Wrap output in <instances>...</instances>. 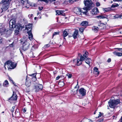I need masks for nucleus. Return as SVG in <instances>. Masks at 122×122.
<instances>
[{"label": "nucleus", "mask_w": 122, "mask_h": 122, "mask_svg": "<svg viewBox=\"0 0 122 122\" xmlns=\"http://www.w3.org/2000/svg\"><path fill=\"white\" fill-rule=\"evenodd\" d=\"M111 61V59L110 58H109L107 60V62H110Z\"/></svg>", "instance_id": "49"}, {"label": "nucleus", "mask_w": 122, "mask_h": 122, "mask_svg": "<svg viewBox=\"0 0 122 122\" xmlns=\"http://www.w3.org/2000/svg\"><path fill=\"white\" fill-rule=\"evenodd\" d=\"M7 34L9 32H10V34H11L12 32V31L10 29L9 30H8L7 31Z\"/></svg>", "instance_id": "47"}, {"label": "nucleus", "mask_w": 122, "mask_h": 122, "mask_svg": "<svg viewBox=\"0 0 122 122\" xmlns=\"http://www.w3.org/2000/svg\"><path fill=\"white\" fill-rule=\"evenodd\" d=\"M77 64L78 66L80 65L81 63V61L79 59H78L77 60Z\"/></svg>", "instance_id": "29"}, {"label": "nucleus", "mask_w": 122, "mask_h": 122, "mask_svg": "<svg viewBox=\"0 0 122 122\" xmlns=\"http://www.w3.org/2000/svg\"><path fill=\"white\" fill-rule=\"evenodd\" d=\"M56 15H64V14L63 13V12L62 11H60L59 10H57L56 11Z\"/></svg>", "instance_id": "19"}, {"label": "nucleus", "mask_w": 122, "mask_h": 122, "mask_svg": "<svg viewBox=\"0 0 122 122\" xmlns=\"http://www.w3.org/2000/svg\"><path fill=\"white\" fill-rule=\"evenodd\" d=\"M35 92H38L41 90L43 88V86L42 85L38 84L35 85Z\"/></svg>", "instance_id": "7"}, {"label": "nucleus", "mask_w": 122, "mask_h": 122, "mask_svg": "<svg viewBox=\"0 0 122 122\" xmlns=\"http://www.w3.org/2000/svg\"><path fill=\"white\" fill-rule=\"evenodd\" d=\"M113 53L114 55H115L117 56H122V52H117L116 51H115L113 52Z\"/></svg>", "instance_id": "20"}, {"label": "nucleus", "mask_w": 122, "mask_h": 122, "mask_svg": "<svg viewBox=\"0 0 122 122\" xmlns=\"http://www.w3.org/2000/svg\"><path fill=\"white\" fill-rule=\"evenodd\" d=\"M3 25H2L1 24H0V29H1L3 27Z\"/></svg>", "instance_id": "50"}, {"label": "nucleus", "mask_w": 122, "mask_h": 122, "mask_svg": "<svg viewBox=\"0 0 122 122\" xmlns=\"http://www.w3.org/2000/svg\"><path fill=\"white\" fill-rule=\"evenodd\" d=\"M20 1L23 5H26L27 6H29L30 4L28 0H19Z\"/></svg>", "instance_id": "14"}, {"label": "nucleus", "mask_w": 122, "mask_h": 122, "mask_svg": "<svg viewBox=\"0 0 122 122\" xmlns=\"http://www.w3.org/2000/svg\"><path fill=\"white\" fill-rule=\"evenodd\" d=\"M36 74H33L31 75V76L32 77L31 79L32 80V81H35L36 80Z\"/></svg>", "instance_id": "23"}, {"label": "nucleus", "mask_w": 122, "mask_h": 122, "mask_svg": "<svg viewBox=\"0 0 122 122\" xmlns=\"http://www.w3.org/2000/svg\"><path fill=\"white\" fill-rule=\"evenodd\" d=\"M84 29V28L83 27H81L80 28L79 30L81 32H83V30Z\"/></svg>", "instance_id": "36"}, {"label": "nucleus", "mask_w": 122, "mask_h": 122, "mask_svg": "<svg viewBox=\"0 0 122 122\" xmlns=\"http://www.w3.org/2000/svg\"><path fill=\"white\" fill-rule=\"evenodd\" d=\"M29 35V39L31 41L32 40L33 36L31 31H28L27 32Z\"/></svg>", "instance_id": "17"}, {"label": "nucleus", "mask_w": 122, "mask_h": 122, "mask_svg": "<svg viewBox=\"0 0 122 122\" xmlns=\"http://www.w3.org/2000/svg\"><path fill=\"white\" fill-rule=\"evenodd\" d=\"M120 122H122V116L120 120Z\"/></svg>", "instance_id": "60"}, {"label": "nucleus", "mask_w": 122, "mask_h": 122, "mask_svg": "<svg viewBox=\"0 0 122 122\" xmlns=\"http://www.w3.org/2000/svg\"><path fill=\"white\" fill-rule=\"evenodd\" d=\"M85 59L84 57H83L81 55L80 56V60L81 61H83Z\"/></svg>", "instance_id": "34"}, {"label": "nucleus", "mask_w": 122, "mask_h": 122, "mask_svg": "<svg viewBox=\"0 0 122 122\" xmlns=\"http://www.w3.org/2000/svg\"><path fill=\"white\" fill-rule=\"evenodd\" d=\"M78 89H74L72 90V92L73 95H75L76 94L77 92Z\"/></svg>", "instance_id": "25"}, {"label": "nucleus", "mask_w": 122, "mask_h": 122, "mask_svg": "<svg viewBox=\"0 0 122 122\" xmlns=\"http://www.w3.org/2000/svg\"><path fill=\"white\" fill-rule=\"evenodd\" d=\"M96 5L97 6H98L100 5V4L99 2H97L96 3Z\"/></svg>", "instance_id": "44"}, {"label": "nucleus", "mask_w": 122, "mask_h": 122, "mask_svg": "<svg viewBox=\"0 0 122 122\" xmlns=\"http://www.w3.org/2000/svg\"><path fill=\"white\" fill-rule=\"evenodd\" d=\"M74 11L76 14H79L81 12H82L80 8H74Z\"/></svg>", "instance_id": "15"}, {"label": "nucleus", "mask_w": 122, "mask_h": 122, "mask_svg": "<svg viewBox=\"0 0 122 122\" xmlns=\"http://www.w3.org/2000/svg\"><path fill=\"white\" fill-rule=\"evenodd\" d=\"M50 45L49 44H47L46 45L44 46V47H45L46 48L50 46Z\"/></svg>", "instance_id": "40"}, {"label": "nucleus", "mask_w": 122, "mask_h": 122, "mask_svg": "<svg viewBox=\"0 0 122 122\" xmlns=\"http://www.w3.org/2000/svg\"><path fill=\"white\" fill-rule=\"evenodd\" d=\"M51 2H53L55 1L56 0H49Z\"/></svg>", "instance_id": "58"}, {"label": "nucleus", "mask_w": 122, "mask_h": 122, "mask_svg": "<svg viewBox=\"0 0 122 122\" xmlns=\"http://www.w3.org/2000/svg\"><path fill=\"white\" fill-rule=\"evenodd\" d=\"M78 34V31L77 30H75L73 33L72 36L74 39H76L77 38V36Z\"/></svg>", "instance_id": "18"}, {"label": "nucleus", "mask_w": 122, "mask_h": 122, "mask_svg": "<svg viewBox=\"0 0 122 122\" xmlns=\"http://www.w3.org/2000/svg\"><path fill=\"white\" fill-rule=\"evenodd\" d=\"M4 66L5 69H6V66L7 67L8 69H11L14 68L16 66L15 65L14 63L10 61H8L5 62Z\"/></svg>", "instance_id": "3"}, {"label": "nucleus", "mask_w": 122, "mask_h": 122, "mask_svg": "<svg viewBox=\"0 0 122 122\" xmlns=\"http://www.w3.org/2000/svg\"><path fill=\"white\" fill-rule=\"evenodd\" d=\"M24 28V26H21V25H19L17 28V29L15 30V35H19L20 31H21V29Z\"/></svg>", "instance_id": "6"}, {"label": "nucleus", "mask_w": 122, "mask_h": 122, "mask_svg": "<svg viewBox=\"0 0 122 122\" xmlns=\"http://www.w3.org/2000/svg\"><path fill=\"white\" fill-rule=\"evenodd\" d=\"M9 79L10 81H11L13 83V84H14V82H13V81L12 80V79L11 77H9Z\"/></svg>", "instance_id": "41"}, {"label": "nucleus", "mask_w": 122, "mask_h": 122, "mask_svg": "<svg viewBox=\"0 0 122 122\" xmlns=\"http://www.w3.org/2000/svg\"><path fill=\"white\" fill-rule=\"evenodd\" d=\"M43 7L41 6L39 7V9L40 10H41L43 9Z\"/></svg>", "instance_id": "42"}, {"label": "nucleus", "mask_w": 122, "mask_h": 122, "mask_svg": "<svg viewBox=\"0 0 122 122\" xmlns=\"http://www.w3.org/2000/svg\"><path fill=\"white\" fill-rule=\"evenodd\" d=\"M11 47H12L13 46V43L11 44H10L9 45Z\"/></svg>", "instance_id": "56"}, {"label": "nucleus", "mask_w": 122, "mask_h": 122, "mask_svg": "<svg viewBox=\"0 0 122 122\" xmlns=\"http://www.w3.org/2000/svg\"><path fill=\"white\" fill-rule=\"evenodd\" d=\"M23 110V112L24 113L26 111V110H25V109H24Z\"/></svg>", "instance_id": "57"}, {"label": "nucleus", "mask_w": 122, "mask_h": 122, "mask_svg": "<svg viewBox=\"0 0 122 122\" xmlns=\"http://www.w3.org/2000/svg\"><path fill=\"white\" fill-rule=\"evenodd\" d=\"M77 84L76 85V86L75 87L74 89H76V87H77V86H78V87H79V86H78V82H77Z\"/></svg>", "instance_id": "52"}, {"label": "nucleus", "mask_w": 122, "mask_h": 122, "mask_svg": "<svg viewBox=\"0 0 122 122\" xmlns=\"http://www.w3.org/2000/svg\"><path fill=\"white\" fill-rule=\"evenodd\" d=\"M113 119H114V117H115V116H113Z\"/></svg>", "instance_id": "64"}, {"label": "nucleus", "mask_w": 122, "mask_h": 122, "mask_svg": "<svg viewBox=\"0 0 122 122\" xmlns=\"http://www.w3.org/2000/svg\"><path fill=\"white\" fill-rule=\"evenodd\" d=\"M121 1L122 0H113L114 1Z\"/></svg>", "instance_id": "54"}, {"label": "nucleus", "mask_w": 122, "mask_h": 122, "mask_svg": "<svg viewBox=\"0 0 122 122\" xmlns=\"http://www.w3.org/2000/svg\"><path fill=\"white\" fill-rule=\"evenodd\" d=\"M59 32H55L53 33V37L54 36L59 34Z\"/></svg>", "instance_id": "38"}, {"label": "nucleus", "mask_w": 122, "mask_h": 122, "mask_svg": "<svg viewBox=\"0 0 122 122\" xmlns=\"http://www.w3.org/2000/svg\"><path fill=\"white\" fill-rule=\"evenodd\" d=\"M79 92L82 96L83 97L86 95V90L83 88H82L79 90Z\"/></svg>", "instance_id": "11"}, {"label": "nucleus", "mask_w": 122, "mask_h": 122, "mask_svg": "<svg viewBox=\"0 0 122 122\" xmlns=\"http://www.w3.org/2000/svg\"><path fill=\"white\" fill-rule=\"evenodd\" d=\"M103 25L102 23H100L98 25L99 27L96 26H93L92 28V29L95 32H97L99 29H102V26Z\"/></svg>", "instance_id": "8"}, {"label": "nucleus", "mask_w": 122, "mask_h": 122, "mask_svg": "<svg viewBox=\"0 0 122 122\" xmlns=\"http://www.w3.org/2000/svg\"><path fill=\"white\" fill-rule=\"evenodd\" d=\"M88 24V22L87 21H83L81 24V26H85L87 25Z\"/></svg>", "instance_id": "22"}, {"label": "nucleus", "mask_w": 122, "mask_h": 122, "mask_svg": "<svg viewBox=\"0 0 122 122\" xmlns=\"http://www.w3.org/2000/svg\"><path fill=\"white\" fill-rule=\"evenodd\" d=\"M88 55V52L87 51H86L85 53L83 55V57L85 58L88 56L87 55Z\"/></svg>", "instance_id": "32"}, {"label": "nucleus", "mask_w": 122, "mask_h": 122, "mask_svg": "<svg viewBox=\"0 0 122 122\" xmlns=\"http://www.w3.org/2000/svg\"><path fill=\"white\" fill-rule=\"evenodd\" d=\"M66 75H67L68 76V78H71L72 77V75L71 74H67Z\"/></svg>", "instance_id": "39"}, {"label": "nucleus", "mask_w": 122, "mask_h": 122, "mask_svg": "<svg viewBox=\"0 0 122 122\" xmlns=\"http://www.w3.org/2000/svg\"><path fill=\"white\" fill-rule=\"evenodd\" d=\"M43 1H44V2H45L46 3H48V0H43Z\"/></svg>", "instance_id": "51"}, {"label": "nucleus", "mask_w": 122, "mask_h": 122, "mask_svg": "<svg viewBox=\"0 0 122 122\" xmlns=\"http://www.w3.org/2000/svg\"><path fill=\"white\" fill-rule=\"evenodd\" d=\"M120 33L121 34H122V31H120Z\"/></svg>", "instance_id": "63"}, {"label": "nucleus", "mask_w": 122, "mask_h": 122, "mask_svg": "<svg viewBox=\"0 0 122 122\" xmlns=\"http://www.w3.org/2000/svg\"><path fill=\"white\" fill-rule=\"evenodd\" d=\"M103 114V113H101V112H100L99 113V116H98L97 117H96V118H99L100 117H101L102 115Z\"/></svg>", "instance_id": "37"}, {"label": "nucleus", "mask_w": 122, "mask_h": 122, "mask_svg": "<svg viewBox=\"0 0 122 122\" xmlns=\"http://www.w3.org/2000/svg\"><path fill=\"white\" fill-rule=\"evenodd\" d=\"M84 119L81 122H84Z\"/></svg>", "instance_id": "61"}, {"label": "nucleus", "mask_w": 122, "mask_h": 122, "mask_svg": "<svg viewBox=\"0 0 122 122\" xmlns=\"http://www.w3.org/2000/svg\"><path fill=\"white\" fill-rule=\"evenodd\" d=\"M17 95L16 93L14 92H13V94L12 96L8 100H9L15 101L17 100Z\"/></svg>", "instance_id": "10"}, {"label": "nucleus", "mask_w": 122, "mask_h": 122, "mask_svg": "<svg viewBox=\"0 0 122 122\" xmlns=\"http://www.w3.org/2000/svg\"><path fill=\"white\" fill-rule=\"evenodd\" d=\"M99 13V11L97 8H94L91 11L92 14L94 15H96L97 14Z\"/></svg>", "instance_id": "13"}, {"label": "nucleus", "mask_w": 122, "mask_h": 122, "mask_svg": "<svg viewBox=\"0 0 122 122\" xmlns=\"http://www.w3.org/2000/svg\"><path fill=\"white\" fill-rule=\"evenodd\" d=\"M57 72V71H55L54 72V74H56Z\"/></svg>", "instance_id": "59"}, {"label": "nucleus", "mask_w": 122, "mask_h": 122, "mask_svg": "<svg viewBox=\"0 0 122 122\" xmlns=\"http://www.w3.org/2000/svg\"><path fill=\"white\" fill-rule=\"evenodd\" d=\"M84 122H92L91 120H90L86 118H84Z\"/></svg>", "instance_id": "27"}, {"label": "nucleus", "mask_w": 122, "mask_h": 122, "mask_svg": "<svg viewBox=\"0 0 122 122\" xmlns=\"http://www.w3.org/2000/svg\"><path fill=\"white\" fill-rule=\"evenodd\" d=\"M97 17L98 18H106V17L102 15H100L97 16Z\"/></svg>", "instance_id": "33"}, {"label": "nucleus", "mask_w": 122, "mask_h": 122, "mask_svg": "<svg viewBox=\"0 0 122 122\" xmlns=\"http://www.w3.org/2000/svg\"><path fill=\"white\" fill-rule=\"evenodd\" d=\"M32 25V24H28L26 26L25 29L27 30L28 31H31V32Z\"/></svg>", "instance_id": "12"}, {"label": "nucleus", "mask_w": 122, "mask_h": 122, "mask_svg": "<svg viewBox=\"0 0 122 122\" xmlns=\"http://www.w3.org/2000/svg\"><path fill=\"white\" fill-rule=\"evenodd\" d=\"M18 111H19V110L18 109H16V111L15 112V114H16V112H17V113H18V114H19V113L18 112Z\"/></svg>", "instance_id": "55"}, {"label": "nucleus", "mask_w": 122, "mask_h": 122, "mask_svg": "<svg viewBox=\"0 0 122 122\" xmlns=\"http://www.w3.org/2000/svg\"><path fill=\"white\" fill-rule=\"evenodd\" d=\"M110 8H108L107 9H106V8L105 9V10L106 11H108V10H110Z\"/></svg>", "instance_id": "45"}, {"label": "nucleus", "mask_w": 122, "mask_h": 122, "mask_svg": "<svg viewBox=\"0 0 122 122\" xmlns=\"http://www.w3.org/2000/svg\"><path fill=\"white\" fill-rule=\"evenodd\" d=\"M84 2L85 7L83 8L85 10H89L91 9L92 7L93 4L92 0H84Z\"/></svg>", "instance_id": "1"}, {"label": "nucleus", "mask_w": 122, "mask_h": 122, "mask_svg": "<svg viewBox=\"0 0 122 122\" xmlns=\"http://www.w3.org/2000/svg\"><path fill=\"white\" fill-rule=\"evenodd\" d=\"M27 76H26V81L25 82V84L26 86L27 87H29L31 85V81L30 80H29L27 81Z\"/></svg>", "instance_id": "16"}, {"label": "nucleus", "mask_w": 122, "mask_h": 122, "mask_svg": "<svg viewBox=\"0 0 122 122\" xmlns=\"http://www.w3.org/2000/svg\"><path fill=\"white\" fill-rule=\"evenodd\" d=\"M78 1V0H69V2L72 4L74 2L76 1Z\"/></svg>", "instance_id": "35"}, {"label": "nucleus", "mask_w": 122, "mask_h": 122, "mask_svg": "<svg viewBox=\"0 0 122 122\" xmlns=\"http://www.w3.org/2000/svg\"><path fill=\"white\" fill-rule=\"evenodd\" d=\"M120 102L119 99L116 100H110L108 102L109 107L112 108H114L116 106L120 103Z\"/></svg>", "instance_id": "4"}, {"label": "nucleus", "mask_w": 122, "mask_h": 122, "mask_svg": "<svg viewBox=\"0 0 122 122\" xmlns=\"http://www.w3.org/2000/svg\"><path fill=\"white\" fill-rule=\"evenodd\" d=\"M15 106H13L12 107V108L13 109V110H11V111L13 113V112H14V110L15 108Z\"/></svg>", "instance_id": "43"}, {"label": "nucleus", "mask_w": 122, "mask_h": 122, "mask_svg": "<svg viewBox=\"0 0 122 122\" xmlns=\"http://www.w3.org/2000/svg\"><path fill=\"white\" fill-rule=\"evenodd\" d=\"M61 76H57L56 78V80H58L60 78V77H61Z\"/></svg>", "instance_id": "48"}, {"label": "nucleus", "mask_w": 122, "mask_h": 122, "mask_svg": "<svg viewBox=\"0 0 122 122\" xmlns=\"http://www.w3.org/2000/svg\"><path fill=\"white\" fill-rule=\"evenodd\" d=\"M88 10H86V11H84V12H82L83 13V14H86L87 12V11Z\"/></svg>", "instance_id": "46"}, {"label": "nucleus", "mask_w": 122, "mask_h": 122, "mask_svg": "<svg viewBox=\"0 0 122 122\" xmlns=\"http://www.w3.org/2000/svg\"><path fill=\"white\" fill-rule=\"evenodd\" d=\"M23 38L21 39V42H23L22 45L23 49L24 51H25L28 50L29 48L30 45V43L29 42L26 41H25L23 40Z\"/></svg>", "instance_id": "5"}, {"label": "nucleus", "mask_w": 122, "mask_h": 122, "mask_svg": "<svg viewBox=\"0 0 122 122\" xmlns=\"http://www.w3.org/2000/svg\"><path fill=\"white\" fill-rule=\"evenodd\" d=\"M68 35V33L65 30L63 31V35L64 37H66ZM64 39H66L65 38H64Z\"/></svg>", "instance_id": "24"}, {"label": "nucleus", "mask_w": 122, "mask_h": 122, "mask_svg": "<svg viewBox=\"0 0 122 122\" xmlns=\"http://www.w3.org/2000/svg\"><path fill=\"white\" fill-rule=\"evenodd\" d=\"M94 73L98 75L99 74L98 68L96 67H95L94 68Z\"/></svg>", "instance_id": "21"}, {"label": "nucleus", "mask_w": 122, "mask_h": 122, "mask_svg": "<svg viewBox=\"0 0 122 122\" xmlns=\"http://www.w3.org/2000/svg\"><path fill=\"white\" fill-rule=\"evenodd\" d=\"M16 24L15 19L11 20L9 22L10 27V28H13L15 27Z\"/></svg>", "instance_id": "9"}, {"label": "nucleus", "mask_w": 122, "mask_h": 122, "mask_svg": "<svg viewBox=\"0 0 122 122\" xmlns=\"http://www.w3.org/2000/svg\"><path fill=\"white\" fill-rule=\"evenodd\" d=\"M11 0H3L1 1L2 4L1 9L3 11L6 10L9 7V5L10 4V1Z\"/></svg>", "instance_id": "2"}, {"label": "nucleus", "mask_w": 122, "mask_h": 122, "mask_svg": "<svg viewBox=\"0 0 122 122\" xmlns=\"http://www.w3.org/2000/svg\"><path fill=\"white\" fill-rule=\"evenodd\" d=\"M119 6V5L115 3L112 5L111 8H114Z\"/></svg>", "instance_id": "30"}, {"label": "nucleus", "mask_w": 122, "mask_h": 122, "mask_svg": "<svg viewBox=\"0 0 122 122\" xmlns=\"http://www.w3.org/2000/svg\"><path fill=\"white\" fill-rule=\"evenodd\" d=\"M103 119H99L98 120V121L99 122H102V121H103Z\"/></svg>", "instance_id": "53"}, {"label": "nucleus", "mask_w": 122, "mask_h": 122, "mask_svg": "<svg viewBox=\"0 0 122 122\" xmlns=\"http://www.w3.org/2000/svg\"><path fill=\"white\" fill-rule=\"evenodd\" d=\"M58 85L60 87H61L64 86V83L63 81H60Z\"/></svg>", "instance_id": "28"}, {"label": "nucleus", "mask_w": 122, "mask_h": 122, "mask_svg": "<svg viewBox=\"0 0 122 122\" xmlns=\"http://www.w3.org/2000/svg\"><path fill=\"white\" fill-rule=\"evenodd\" d=\"M38 1H43V0H38Z\"/></svg>", "instance_id": "62"}, {"label": "nucleus", "mask_w": 122, "mask_h": 122, "mask_svg": "<svg viewBox=\"0 0 122 122\" xmlns=\"http://www.w3.org/2000/svg\"><path fill=\"white\" fill-rule=\"evenodd\" d=\"M9 84L7 80H5L3 83V86H7Z\"/></svg>", "instance_id": "26"}, {"label": "nucleus", "mask_w": 122, "mask_h": 122, "mask_svg": "<svg viewBox=\"0 0 122 122\" xmlns=\"http://www.w3.org/2000/svg\"><path fill=\"white\" fill-rule=\"evenodd\" d=\"M91 60V59L89 58H87V59L85 61L86 63L88 65H89L90 63V61Z\"/></svg>", "instance_id": "31"}]
</instances>
